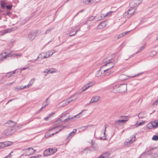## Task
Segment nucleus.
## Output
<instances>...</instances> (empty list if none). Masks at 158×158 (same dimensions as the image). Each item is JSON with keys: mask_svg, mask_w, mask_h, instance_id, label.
Instances as JSON below:
<instances>
[{"mask_svg": "<svg viewBox=\"0 0 158 158\" xmlns=\"http://www.w3.org/2000/svg\"><path fill=\"white\" fill-rule=\"evenodd\" d=\"M103 62L105 64L102 67L101 69H103L104 72L109 70L115 65L114 60L112 58H107L103 60Z\"/></svg>", "mask_w": 158, "mask_h": 158, "instance_id": "obj_1", "label": "nucleus"}, {"mask_svg": "<svg viewBox=\"0 0 158 158\" xmlns=\"http://www.w3.org/2000/svg\"><path fill=\"white\" fill-rule=\"evenodd\" d=\"M77 98V94L71 95L70 97L67 99L59 103L60 106H64L70 103L72 101H75Z\"/></svg>", "mask_w": 158, "mask_h": 158, "instance_id": "obj_2", "label": "nucleus"}, {"mask_svg": "<svg viewBox=\"0 0 158 158\" xmlns=\"http://www.w3.org/2000/svg\"><path fill=\"white\" fill-rule=\"evenodd\" d=\"M113 89V92L115 93H123L127 90V85L123 84L120 85H116L114 86Z\"/></svg>", "mask_w": 158, "mask_h": 158, "instance_id": "obj_3", "label": "nucleus"}, {"mask_svg": "<svg viewBox=\"0 0 158 158\" xmlns=\"http://www.w3.org/2000/svg\"><path fill=\"white\" fill-rule=\"evenodd\" d=\"M135 140V135L131 136L130 137L127 139L124 143L125 146H129L130 144L132 143Z\"/></svg>", "mask_w": 158, "mask_h": 158, "instance_id": "obj_4", "label": "nucleus"}, {"mask_svg": "<svg viewBox=\"0 0 158 158\" xmlns=\"http://www.w3.org/2000/svg\"><path fill=\"white\" fill-rule=\"evenodd\" d=\"M56 151V149L49 148L45 150L43 153V154L45 156H48L53 154Z\"/></svg>", "mask_w": 158, "mask_h": 158, "instance_id": "obj_5", "label": "nucleus"}, {"mask_svg": "<svg viewBox=\"0 0 158 158\" xmlns=\"http://www.w3.org/2000/svg\"><path fill=\"white\" fill-rule=\"evenodd\" d=\"M25 152L23 154L24 156H28L35 153L36 150L32 148H29L24 150Z\"/></svg>", "mask_w": 158, "mask_h": 158, "instance_id": "obj_6", "label": "nucleus"}, {"mask_svg": "<svg viewBox=\"0 0 158 158\" xmlns=\"http://www.w3.org/2000/svg\"><path fill=\"white\" fill-rule=\"evenodd\" d=\"M141 1L142 0H131L130 5L131 7H135L139 5Z\"/></svg>", "mask_w": 158, "mask_h": 158, "instance_id": "obj_7", "label": "nucleus"}, {"mask_svg": "<svg viewBox=\"0 0 158 158\" xmlns=\"http://www.w3.org/2000/svg\"><path fill=\"white\" fill-rule=\"evenodd\" d=\"M10 53L7 54L6 52H2L0 54V61H2L5 59L10 57Z\"/></svg>", "mask_w": 158, "mask_h": 158, "instance_id": "obj_8", "label": "nucleus"}, {"mask_svg": "<svg viewBox=\"0 0 158 158\" xmlns=\"http://www.w3.org/2000/svg\"><path fill=\"white\" fill-rule=\"evenodd\" d=\"M142 73H141L140 74H139L138 75H134V76H131V77L127 76L125 75L122 74L119 76V77H118V79H119V80L120 81H124V80H126L127 79L128 77H129L130 78L134 77H135L137 76L138 75H139L140 74H141Z\"/></svg>", "mask_w": 158, "mask_h": 158, "instance_id": "obj_9", "label": "nucleus"}, {"mask_svg": "<svg viewBox=\"0 0 158 158\" xmlns=\"http://www.w3.org/2000/svg\"><path fill=\"white\" fill-rule=\"evenodd\" d=\"M13 143L10 141H6L0 143V149L12 145Z\"/></svg>", "mask_w": 158, "mask_h": 158, "instance_id": "obj_10", "label": "nucleus"}, {"mask_svg": "<svg viewBox=\"0 0 158 158\" xmlns=\"http://www.w3.org/2000/svg\"><path fill=\"white\" fill-rule=\"evenodd\" d=\"M13 130L14 129L13 128H9L4 131L3 134L6 136H10L12 134Z\"/></svg>", "mask_w": 158, "mask_h": 158, "instance_id": "obj_11", "label": "nucleus"}, {"mask_svg": "<svg viewBox=\"0 0 158 158\" xmlns=\"http://www.w3.org/2000/svg\"><path fill=\"white\" fill-rule=\"evenodd\" d=\"M36 33L35 32L32 31L28 35V39L29 40H33L36 36Z\"/></svg>", "mask_w": 158, "mask_h": 158, "instance_id": "obj_12", "label": "nucleus"}, {"mask_svg": "<svg viewBox=\"0 0 158 158\" xmlns=\"http://www.w3.org/2000/svg\"><path fill=\"white\" fill-rule=\"evenodd\" d=\"M56 72V70L54 68L47 69L44 70V73L45 74L52 73Z\"/></svg>", "mask_w": 158, "mask_h": 158, "instance_id": "obj_13", "label": "nucleus"}, {"mask_svg": "<svg viewBox=\"0 0 158 158\" xmlns=\"http://www.w3.org/2000/svg\"><path fill=\"white\" fill-rule=\"evenodd\" d=\"M128 120H118L115 121V124L118 126H121L125 123Z\"/></svg>", "mask_w": 158, "mask_h": 158, "instance_id": "obj_14", "label": "nucleus"}, {"mask_svg": "<svg viewBox=\"0 0 158 158\" xmlns=\"http://www.w3.org/2000/svg\"><path fill=\"white\" fill-rule=\"evenodd\" d=\"M100 99V97L98 96H96L93 97L91 99L89 104H90L92 103L96 102H98Z\"/></svg>", "mask_w": 158, "mask_h": 158, "instance_id": "obj_15", "label": "nucleus"}, {"mask_svg": "<svg viewBox=\"0 0 158 158\" xmlns=\"http://www.w3.org/2000/svg\"><path fill=\"white\" fill-rule=\"evenodd\" d=\"M56 52V51L52 52V51H48L45 53V55L43 56L42 58L44 59L49 57L52 56L54 53Z\"/></svg>", "mask_w": 158, "mask_h": 158, "instance_id": "obj_16", "label": "nucleus"}, {"mask_svg": "<svg viewBox=\"0 0 158 158\" xmlns=\"http://www.w3.org/2000/svg\"><path fill=\"white\" fill-rule=\"evenodd\" d=\"M64 127L62 126H56L55 127H54L52 129H51V130H57L58 129V131H56L55 133L57 134V133L61 131Z\"/></svg>", "mask_w": 158, "mask_h": 158, "instance_id": "obj_17", "label": "nucleus"}, {"mask_svg": "<svg viewBox=\"0 0 158 158\" xmlns=\"http://www.w3.org/2000/svg\"><path fill=\"white\" fill-rule=\"evenodd\" d=\"M65 115H63L62 116L60 119H57L56 121L54 123V124H59V123L60 122H62L63 121H65L67 120H68L69 119V118H65L64 120L62 119V118L65 117Z\"/></svg>", "mask_w": 158, "mask_h": 158, "instance_id": "obj_18", "label": "nucleus"}, {"mask_svg": "<svg viewBox=\"0 0 158 158\" xmlns=\"http://www.w3.org/2000/svg\"><path fill=\"white\" fill-rule=\"evenodd\" d=\"M6 126L9 127V128H11L14 127L15 125V123L13 121H9L7 123H6Z\"/></svg>", "mask_w": 158, "mask_h": 158, "instance_id": "obj_19", "label": "nucleus"}, {"mask_svg": "<svg viewBox=\"0 0 158 158\" xmlns=\"http://www.w3.org/2000/svg\"><path fill=\"white\" fill-rule=\"evenodd\" d=\"M76 129H74L73 131L69 134L68 136L67 139L69 140L74 135L75 133L76 132Z\"/></svg>", "mask_w": 158, "mask_h": 158, "instance_id": "obj_20", "label": "nucleus"}, {"mask_svg": "<svg viewBox=\"0 0 158 158\" xmlns=\"http://www.w3.org/2000/svg\"><path fill=\"white\" fill-rule=\"evenodd\" d=\"M154 123L153 122H151L148 123L146 126V127L148 129H151L153 128H155Z\"/></svg>", "mask_w": 158, "mask_h": 158, "instance_id": "obj_21", "label": "nucleus"}, {"mask_svg": "<svg viewBox=\"0 0 158 158\" xmlns=\"http://www.w3.org/2000/svg\"><path fill=\"white\" fill-rule=\"evenodd\" d=\"M51 129H50L45 134V137L46 138H48L51 136V135H53L56 134L55 133H52L51 132L53 130H51Z\"/></svg>", "mask_w": 158, "mask_h": 158, "instance_id": "obj_22", "label": "nucleus"}, {"mask_svg": "<svg viewBox=\"0 0 158 158\" xmlns=\"http://www.w3.org/2000/svg\"><path fill=\"white\" fill-rule=\"evenodd\" d=\"M106 25V23L104 22H101L98 26L97 28L98 29H102L104 28Z\"/></svg>", "mask_w": 158, "mask_h": 158, "instance_id": "obj_23", "label": "nucleus"}, {"mask_svg": "<svg viewBox=\"0 0 158 158\" xmlns=\"http://www.w3.org/2000/svg\"><path fill=\"white\" fill-rule=\"evenodd\" d=\"M92 85L91 83H89V84H87L85 85L84 86L81 88L82 91H84L86 89H87L88 88H89V87L92 86Z\"/></svg>", "mask_w": 158, "mask_h": 158, "instance_id": "obj_24", "label": "nucleus"}, {"mask_svg": "<svg viewBox=\"0 0 158 158\" xmlns=\"http://www.w3.org/2000/svg\"><path fill=\"white\" fill-rule=\"evenodd\" d=\"M14 30L13 29V28H12L11 29H9L5 30L2 31H1L2 35H3L6 33L10 32L12 31H14Z\"/></svg>", "mask_w": 158, "mask_h": 158, "instance_id": "obj_25", "label": "nucleus"}, {"mask_svg": "<svg viewBox=\"0 0 158 158\" xmlns=\"http://www.w3.org/2000/svg\"><path fill=\"white\" fill-rule=\"evenodd\" d=\"M48 99V98H47L46 101L44 102L43 104V106L41 107V108L38 111V113H39L40 110H41L43 108H44L49 103L47 102V100Z\"/></svg>", "mask_w": 158, "mask_h": 158, "instance_id": "obj_26", "label": "nucleus"}, {"mask_svg": "<svg viewBox=\"0 0 158 158\" xmlns=\"http://www.w3.org/2000/svg\"><path fill=\"white\" fill-rule=\"evenodd\" d=\"M109 154L108 152H105L102 154L98 158H108L109 156Z\"/></svg>", "mask_w": 158, "mask_h": 158, "instance_id": "obj_27", "label": "nucleus"}, {"mask_svg": "<svg viewBox=\"0 0 158 158\" xmlns=\"http://www.w3.org/2000/svg\"><path fill=\"white\" fill-rule=\"evenodd\" d=\"M129 32V31H128V32H123V33H122V34H120L119 35H117L116 37H115V39H116V40H118V39H119L120 38L122 37L123 36H125L126 34H127L128 32Z\"/></svg>", "mask_w": 158, "mask_h": 158, "instance_id": "obj_28", "label": "nucleus"}, {"mask_svg": "<svg viewBox=\"0 0 158 158\" xmlns=\"http://www.w3.org/2000/svg\"><path fill=\"white\" fill-rule=\"evenodd\" d=\"M22 55L21 54L15 53L13 54H10V57H12L13 58H18L19 57L22 56Z\"/></svg>", "mask_w": 158, "mask_h": 158, "instance_id": "obj_29", "label": "nucleus"}, {"mask_svg": "<svg viewBox=\"0 0 158 158\" xmlns=\"http://www.w3.org/2000/svg\"><path fill=\"white\" fill-rule=\"evenodd\" d=\"M138 116L139 118H143L146 116V114L144 112H141L138 115Z\"/></svg>", "mask_w": 158, "mask_h": 158, "instance_id": "obj_30", "label": "nucleus"}, {"mask_svg": "<svg viewBox=\"0 0 158 158\" xmlns=\"http://www.w3.org/2000/svg\"><path fill=\"white\" fill-rule=\"evenodd\" d=\"M135 10L134 8H131L129 9L127 11V12L130 15L132 16L135 12Z\"/></svg>", "mask_w": 158, "mask_h": 158, "instance_id": "obj_31", "label": "nucleus"}, {"mask_svg": "<svg viewBox=\"0 0 158 158\" xmlns=\"http://www.w3.org/2000/svg\"><path fill=\"white\" fill-rule=\"evenodd\" d=\"M109 70H107L105 72H103V73H105V75L106 76H108L110 74H111L113 72L112 71H109Z\"/></svg>", "mask_w": 158, "mask_h": 158, "instance_id": "obj_32", "label": "nucleus"}, {"mask_svg": "<svg viewBox=\"0 0 158 158\" xmlns=\"http://www.w3.org/2000/svg\"><path fill=\"white\" fill-rule=\"evenodd\" d=\"M15 71L16 70H15L14 71L7 73L6 75V77L8 78L10 77L11 76L12 74L15 73Z\"/></svg>", "mask_w": 158, "mask_h": 158, "instance_id": "obj_33", "label": "nucleus"}, {"mask_svg": "<svg viewBox=\"0 0 158 158\" xmlns=\"http://www.w3.org/2000/svg\"><path fill=\"white\" fill-rule=\"evenodd\" d=\"M102 69L101 68L100 69L97 71V72L96 73V76L97 77H99L101 76V75L102 74V72H101V69Z\"/></svg>", "mask_w": 158, "mask_h": 158, "instance_id": "obj_34", "label": "nucleus"}, {"mask_svg": "<svg viewBox=\"0 0 158 158\" xmlns=\"http://www.w3.org/2000/svg\"><path fill=\"white\" fill-rule=\"evenodd\" d=\"M131 16L129 14V13L127 12H125L123 14V17L125 18L128 19Z\"/></svg>", "mask_w": 158, "mask_h": 158, "instance_id": "obj_35", "label": "nucleus"}, {"mask_svg": "<svg viewBox=\"0 0 158 158\" xmlns=\"http://www.w3.org/2000/svg\"><path fill=\"white\" fill-rule=\"evenodd\" d=\"M135 55V54H132L129 56H127V55H126L124 56V58L125 60H127L128 59H129L130 58H131V57H133Z\"/></svg>", "mask_w": 158, "mask_h": 158, "instance_id": "obj_36", "label": "nucleus"}, {"mask_svg": "<svg viewBox=\"0 0 158 158\" xmlns=\"http://www.w3.org/2000/svg\"><path fill=\"white\" fill-rule=\"evenodd\" d=\"M113 12V11H110L107 14H106V15H103V16H102V15H101V19H102V18H104V17H105L106 16H108L109 15H110Z\"/></svg>", "mask_w": 158, "mask_h": 158, "instance_id": "obj_37", "label": "nucleus"}, {"mask_svg": "<svg viewBox=\"0 0 158 158\" xmlns=\"http://www.w3.org/2000/svg\"><path fill=\"white\" fill-rule=\"evenodd\" d=\"M145 123V121H143L142 122H139V123H138V122L136 123V124H135V125L137 127L139 126H141V125H143Z\"/></svg>", "mask_w": 158, "mask_h": 158, "instance_id": "obj_38", "label": "nucleus"}, {"mask_svg": "<svg viewBox=\"0 0 158 158\" xmlns=\"http://www.w3.org/2000/svg\"><path fill=\"white\" fill-rule=\"evenodd\" d=\"M34 79H32L30 81L29 83L28 84V86H29V87L32 85L34 82Z\"/></svg>", "mask_w": 158, "mask_h": 158, "instance_id": "obj_39", "label": "nucleus"}, {"mask_svg": "<svg viewBox=\"0 0 158 158\" xmlns=\"http://www.w3.org/2000/svg\"><path fill=\"white\" fill-rule=\"evenodd\" d=\"M83 2L86 4H88L90 2L91 0H82Z\"/></svg>", "mask_w": 158, "mask_h": 158, "instance_id": "obj_40", "label": "nucleus"}, {"mask_svg": "<svg viewBox=\"0 0 158 158\" xmlns=\"http://www.w3.org/2000/svg\"><path fill=\"white\" fill-rule=\"evenodd\" d=\"M154 125L155 126V128H156L158 127V120H156L154 122Z\"/></svg>", "mask_w": 158, "mask_h": 158, "instance_id": "obj_41", "label": "nucleus"}, {"mask_svg": "<svg viewBox=\"0 0 158 158\" xmlns=\"http://www.w3.org/2000/svg\"><path fill=\"white\" fill-rule=\"evenodd\" d=\"M89 125H87L84 126L82 127H81V129L82 131L85 130L87 129L89 127Z\"/></svg>", "mask_w": 158, "mask_h": 158, "instance_id": "obj_42", "label": "nucleus"}, {"mask_svg": "<svg viewBox=\"0 0 158 158\" xmlns=\"http://www.w3.org/2000/svg\"><path fill=\"white\" fill-rule=\"evenodd\" d=\"M145 48V45L141 47L140 49L135 53V54L140 52L143 50Z\"/></svg>", "mask_w": 158, "mask_h": 158, "instance_id": "obj_43", "label": "nucleus"}, {"mask_svg": "<svg viewBox=\"0 0 158 158\" xmlns=\"http://www.w3.org/2000/svg\"><path fill=\"white\" fill-rule=\"evenodd\" d=\"M152 139L154 140H158V136L154 135L153 136Z\"/></svg>", "mask_w": 158, "mask_h": 158, "instance_id": "obj_44", "label": "nucleus"}, {"mask_svg": "<svg viewBox=\"0 0 158 158\" xmlns=\"http://www.w3.org/2000/svg\"><path fill=\"white\" fill-rule=\"evenodd\" d=\"M6 5V4L4 2H2L1 4V7L2 9H4Z\"/></svg>", "mask_w": 158, "mask_h": 158, "instance_id": "obj_45", "label": "nucleus"}, {"mask_svg": "<svg viewBox=\"0 0 158 158\" xmlns=\"http://www.w3.org/2000/svg\"><path fill=\"white\" fill-rule=\"evenodd\" d=\"M94 19V17L93 16H90L88 17L87 20L88 21H91Z\"/></svg>", "mask_w": 158, "mask_h": 158, "instance_id": "obj_46", "label": "nucleus"}, {"mask_svg": "<svg viewBox=\"0 0 158 158\" xmlns=\"http://www.w3.org/2000/svg\"><path fill=\"white\" fill-rule=\"evenodd\" d=\"M13 152H11L8 155L5 157L4 158H10L12 156L11 154Z\"/></svg>", "mask_w": 158, "mask_h": 158, "instance_id": "obj_47", "label": "nucleus"}, {"mask_svg": "<svg viewBox=\"0 0 158 158\" xmlns=\"http://www.w3.org/2000/svg\"><path fill=\"white\" fill-rule=\"evenodd\" d=\"M107 126V124H105L104 125V127H105V129L104 130V131L103 133V135H105V131H106V128Z\"/></svg>", "mask_w": 158, "mask_h": 158, "instance_id": "obj_48", "label": "nucleus"}, {"mask_svg": "<svg viewBox=\"0 0 158 158\" xmlns=\"http://www.w3.org/2000/svg\"><path fill=\"white\" fill-rule=\"evenodd\" d=\"M6 7L7 9H8V10H10L12 6H11V5H8V6H6Z\"/></svg>", "mask_w": 158, "mask_h": 158, "instance_id": "obj_49", "label": "nucleus"}, {"mask_svg": "<svg viewBox=\"0 0 158 158\" xmlns=\"http://www.w3.org/2000/svg\"><path fill=\"white\" fill-rule=\"evenodd\" d=\"M158 104V99H157L153 103L154 105H157Z\"/></svg>", "mask_w": 158, "mask_h": 158, "instance_id": "obj_50", "label": "nucleus"}, {"mask_svg": "<svg viewBox=\"0 0 158 158\" xmlns=\"http://www.w3.org/2000/svg\"><path fill=\"white\" fill-rule=\"evenodd\" d=\"M52 29H48L47 30V31L45 32L46 34L48 33Z\"/></svg>", "mask_w": 158, "mask_h": 158, "instance_id": "obj_51", "label": "nucleus"}, {"mask_svg": "<svg viewBox=\"0 0 158 158\" xmlns=\"http://www.w3.org/2000/svg\"><path fill=\"white\" fill-rule=\"evenodd\" d=\"M55 114V113L54 112H52V113L51 114H49L48 115V117H51L52 115H54V114Z\"/></svg>", "mask_w": 158, "mask_h": 158, "instance_id": "obj_52", "label": "nucleus"}, {"mask_svg": "<svg viewBox=\"0 0 158 158\" xmlns=\"http://www.w3.org/2000/svg\"><path fill=\"white\" fill-rule=\"evenodd\" d=\"M29 68V66H28L27 67H26V68H22V69H21V70H24L26 69H28V68Z\"/></svg>", "mask_w": 158, "mask_h": 158, "instance_id": "obj_53", "label": "nucleus"}, {"mask_svg": "<svg viewBox=\"0 0 158 158\" xmlns=\"http://www.w3.org/2000/svg\"><path fill=\"white\" fill-rule=\"evenodd\" d=\"M29 87V86H28V85H25L24 87H23V89H24L25 88H28Z\"/></svg>", "mask_w": 158, "mask_h": 158, "instance_id": "obj_54", "label": "nucleus"}, {"mask_svg": "<svg viewBox=\"0 0 158 158\" xmlns=\"http://www.w3.org/2000/svg\"><path fill=\"white\" fill-rule=\"evenodd\" d=\"M152 53L153 54V55H155L156 54V52L155 51H153L152 52Z\"/></svg>", "mask_w": 158, "mask_h": 158, "instance_id": "obj_55", "label": "nucleus"}, {"mask_svg": "<svg viewBox=\"0 0 158 158\" xmlns=\"http://www.w3.org/2000/svg\"><path fill=\"white\" fill-rule=\"evenodd\" d=\"M85 110H82L81 112H80L77 115H75L74 116V117H76L77 116H78V115L79 114H81L82 112H83V111Z\"/></svg>", "mask_w": 158, "mask_h": 158, "instance_id": "obj_56", "label": "nucleus"}, {"mask_svg": "<svg viewBox=\"0 0 158 158\" xmlns=\"http://www.w3.org/2000/svg\"><path fill=\"white\" fill-rule=\"evenodd\" d=\"M84 11V10H83V9L79 11V12H78V13H77V14H78V13H82V12H83Z\"/></svg>", "mask_w": 158, "mask_h": 158, "instance_id": "obj_57", "label": "nucleus"}, {"mask_svg": "<svg viewBox=\"0 0 158 158\" xmlns=\"http://www.w3.org/2000/svg\"><path fill=\"white\" fill-rule=\"evenodd\" d=\"M80 30V28H78L77 30H76L75 31V34H76V33H77V32L79 31Z\"/></svg>", "mask_w": 158, "mask_h": 158, "instance_id": "obj_58", "label": "nucleus"}, {"mask_svg": "<svg viewBox=\"0 0 158 158\" xmlns=\"http://www.w3.org/2000/svg\"><path fill=\"white\" fill-rule=\"evenodd\" d=\"M39 156V155H38L36 156H32L30 157V158H37V157H38Z\"/></svg>", "mask_w": 158, "mask_h": 158, "instance_id": "obj_59", "label": "nucleus"}, {"mask_svg": "<svg viewBox=\"0 0 158 158\" xmlns=\"http://www.w3.org/2000/svg\"><path fill=\"white\" fill-rule=\"evenodd\" d=\"M23 89V87L22 86H20L19 88V90H21V89Z\"/></svg>", "mask_w": 158, "mask_h": 158, "instance_id": "obj_60", "label": "nucleus"}, {"mask_svg": "<svg viewBox=\"0 0 158 158\" xmlns=\"http://www.w3.org/2000/svg\"><path fill=\"white\" fill-rule=\"evenodd\" d=\"M49 118V117H47L44 118V119L45 120H47L48 119V118Z\"/></svg>", "mask_w": 158, "mask_h": 158, "instance_id": "obj_61", "label": "nucleus"}, {"mask_svg": "<svg viewBox=\"0 0 158 158\" xmlns=\"http://www.w3.org/2000/svg\"><path fill=\"white\" fill-rule=\"evenodd\" d=\"M58 129L56 130H53V131H53V133H55V132H56V131H58Z\"/></svg>", "mask_w": 158, "mask_h": 158, "instance_id": "obj_62", "label": "nucleus"}, {"mask_svg": "<svg viewBox=\"0 0 158 158\" xmlns=\"http://www.w3.org/2000/svg\"><path fill=\"white\" fill-rule=\"evenodd\" d=\"M75 33L74 34H71V35L70 34L69 35V36H73V35H75Z\"/></svg>", "mask_w": 158, "mask_h": 158, "instance_id": "obj_63", "label": "nucleus"}, {"mask_svg": "<svg viewBox=\"0 0 158 158\" xmlns=\"http://www.w3.org/2000/svg\"><path fill=\"white\" fill-rule=\"evenodd\" d=\"M87 23V22L86 21L84 23V24H86Z\"/></svg>", "mask_w": 158, "mask_h": 158, "instance_id": "obj_64", "label": "nucleus"}]
</instances>
